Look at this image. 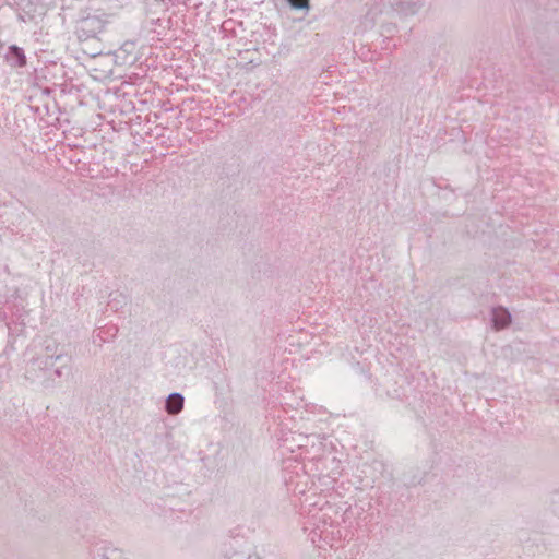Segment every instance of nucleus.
I'll use <instances>...</instances> for the list:
<instances>
[{"label":"nucleus","instance_id":"nucleus-10","mask_svg":"<svg viewBox=\"0 0 559 559\" xmlns=\"http://www.w3.org/2000/svg\"><path fill=\"white\" fill-rule=\"evenodd\" d=\"M491 322L495 330L506 329L511 322V314L508 309L503 307L492 308Z\"/></svg>","mask_w":559,"mask_h":559},{"label":"nucleus","instance_id":"nucleus-11","mask_svg":"<svg viewBox=\"0 0 559 559\" xmlns=\"http://www.w3.org/2000/svg\"><path fill=\"white\" fill-rule=\"evenodd\" d=\"M185 406V396L181 393L174 392L170 393L165 402V411L169 415L179 414Z\"/></svg>","mask_w":559,"mask_h":559},{"label":"nucleus","instance_id":"nucleus-7","mask_svg":"<svg viewBox=\"0 0 559 559\" xmlns=\"http://www.w3.org/2000/svg\"><path fill=\"white\" fill-rule=\"evenodd\" d=\"M45 78H47V74H51L55 79L52 81L51 86H47L44 88V92L49 94L53 88L59 87L61 93H71V87H69L68 83L64 80V67L62 64H53L51 67H47L45 69Z\"/></svg>","mask_w":559,"mask_h":559},{"label":"nucleus","instance_id":"nucleus-12","mask_svg":"<svg viewBox=\"0 0 559 559\" xmlns=\"http://www.w3.org/2000/svg\"><path fill=\"white\" fill-rule=\"evenodd\" d=\"M5 60L8 63L14 67H23L26 64V56L24 50L16 45H11L5 53Z\"/></svg>","mask_w":559,"mask_h":559},{"label":"nucleus","instance_id":"nucleus-14","mask_svg":"<svg viewBox=\"0 0 559 559\" xmlns=\"http://www.w3.org/2000/svg\"><path fill=\"white\" fill-rule=\"evenodd\" d=\"M219 559H260V557L233 550L231 552L226 551Z\"/></svg>","mask_w":559,"mask_h":559},{"label":"nucleus","instance_id":"nucleus-6","mask_svg":"<svg viewBox=\"0 0 559 559\" xmlns=\"http://www.w3.org/2000/svg\"><path fill=\"white\" fill-rule=\"evenodd\" d=\"M22 22L33 21L39 13L38 0H7Z\"/></svg>","mask_w":559,"mask_h":559},{"label":"nucleus","instance_id":"nucleus-2","mask_svg":"<svg viewBox=\"0 0 559 559\" xmlns=\"http://www.w3.org/2000/svg\"><path fill=\"white\" fill-rule=\"evenodd\" d=\"M290 420L292 427H288V431L283 430L282 433L276 435L278 454L282 461L285 457H296L309 469L334 447L324 435L301 431L304 424L296 423L295 416H292Z\"/></svg>","mask_w":559,"mask_h":559},{"label":"nucleus","instance_id":"nucleus-17","mask_svg":"<svg viewBox=\"0 0 559 559\" xmlns=\"http://www.w3.org/2000/svg\"><path fill=\"white\" fill-rule=\"evenodd\" d=\"M419 5L417 3H401L402 11L411 14H415L418 11Z\"/></svg>","mask_w":559,"mask_h":559},{"label":"nucleus","instance_id":"nucleus-9","mask_svg":"<svg viewBox=\"0 0 559 559\" xmlns=\"http://www.w3.org/2000/svg\"><path fill=\"white\" fill-rule=\"evenodd\" d=\"M118 334V326L115 324H105L94 331L93 343L102 346L104 343L112 341Z\"/></svg>","mask_w":559,"mask_h":559},{"label":"nucleus","instance_id":"nucleus-8","mask_svg":"<svg viewBox=\"0 0 559 559\" xmlns=\"http://www.w3.org/2000/svg\"><path fill=\"white\" fill-rule=\"evenodd\" d=\"M91 552L95 559H126L123 551L112 547L108 542L97 543Z\"/></svg>","mask_w":559,"mask_h":559},{"label":"nucleus","instance_id":"nucleus-20","mask_svg":"<svg viewBox=\"0 0 559 559\" xmlns=\"http://www.w3.org/2000/svg\"><path fill=\"white\" fill-rule=\"evenodd\" d=\"M114 302H115V299H111V300H110V302H109V305H110L111 307H114Z\"/></svg>","mask_w":559,"mask_h":559},{"label":"nucleus","instance_id":"nucleus-15","mask_svg":"<svg viewBox=\"0 0 559 559\" xmlns=\"http://www.w3.org/2000/svg\"><path fill=\"white\" fill-rule=\"evenodd\" d=\"M13 350H14L13 341L11 340V335L9 334L8 344H7L5 348L3 349L2 354H0V367L1 368H3L5 366V360L9 356V354Z\"/></svg>","mask_w":559,"mask_h":559},{"label":"nucleus","instance_id":"nucleus-5","mask_svg":"<svg viewBox=\"0 0 559 559\" xmlns=\"http://www.w3.org/2000/svg\"><path fill=\"white\" fill-rule=\"evenodd\" d=\"M109 23L106 13L93 12L81 16L75 23L74 33L80 41L95 39Z\"/></svg>","mask_w":559,"mask_h":559},{"label":"nucleus","instance_id":"nucleus-19","mask_svg":"<svg viewBox=\"0 0 559 559\" xmlns=\"http://www.w3.org/2000/svg\"><path fill=\"white\" fill-rule=\"evenodd\" d=\"M130 47L132 48V47H133V44H128V43H126V44L120 48V51H129V50H130Z\"/></svg>","mask_w":559,"mask_h":559},{"label":"nucleus","instance_id":"nucleus-4","mask_svg":"<svg viewBox=\"0 0 559 559\" xmlns=\"http://www.w3.org/2000/svg\"><path fill=\"white\" fill-rule=\"evenodd\" d=\"M274 403L275 405L272 406L269 416L277 425L274 430L275 437L277 433H282L283 429L288 431V427H292V416L296 417V423L302 425L304 412L300 408L304 407V396L301 390L285 386L276 396Z\"/></svg>","mask_w":559,"mask_h":559},{"label":"nucleus","instance_id":"nucleus-13","mask_svg":"<svg viewBox=\"0 0 559 559\" xmlns=\"http://www.w3.org/2000/svg\"><path fill=\"white\" fill-rule=\"evenodd\" d=\"M239 31H245L243 23L234 19H227L221 25V33L224 37H237L239 35Z\"/></svg>","mask_w":559,"mask_h":559},{"label":"nucleus","instance_id":"nucleus-18","mask_svg":"<svg viewBox=\"0 0 559 559\" xmlns=\"http://www.w3.org/2000/svg\"><path fill=\"white\" fill-rule=\"evenodd\" d=\"M130 47L132 48V47H133V44H128V43H126V44L120 48V51H129V50H130Z\"/></svg>","mask_w":559,"mask_h":559},{"label":"nucleus","instance_id":"nucleus-1","mask_svg":"<svg viewBox=\"0 0 559 559\" xmlns=\"http://www.w3.org/2000/svg\"><path fill=\"white\" fill-rule=\"evenodd\" d=\"M342 472L335 448L309 469L296 457L283 460L282 479L300 514L302 531L322 551L343 546L347 537L345 524L353 515L352 504L335 489Z\"/></svg>","mask_w":559,"mask_h":559},{"label":"nucleus","instance_id":"nucleus-3","mask_svg":"<svg viewBox=\"0 0 559 559\" xmlns=\"http://www.w3.org/2000/svg\"><path fill=\"white\" fill-rule=\"evenodd\" d=\"M67 358L63 348L55 340L49 338L26 360L24 378L32 384L43 389H53L70 372V366L62 364Z\"/></svg>","mask_w":559,"mask_h":559},{"label":"nucleus","instance_id":"nucleus-16","mask_svg":"<svg viewBox=\"0 0 559 559\" xmlns=\"http://www.w3.org/2000/svg\"><path fill=\"white\" fill-rule=\"evenodd\" d=\"M290 8L295 10H308L309 9V0H287Z\"/></svg>","mask_w":559,"mask_h":559}]
</instances>
